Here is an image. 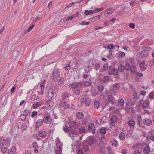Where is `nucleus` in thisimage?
<instances>
[{
  "instance_id": "1",
  "label": "nucleus",
  "mask_w": 154,
  "mask_h": 154,
  "mask_svg": "<svg viewBox=\"0 0 154 154\" xmlns=\"http://www.w3.org/2000/svg\"><path fill=\"white\" fill-rule=\"evenodd\" d=\"M143 50L138 52L137 54V57L139 58H142L147 57L149 54V52L152 49L148 45L144 46L142 48Z\"/></svg>"
},
{
  "instance_id": "2",
  "label": "nucleus",
  "mask_w": 154,
  "mask_h": 154,
  "mask_svg": "<svg viewBox=\"0 0 154 154\" xmlns=\"http://www.w3.org/2000/svg\"><path fill=\"white\" fill-rule=\"evenodd\" d=\"M60 73L59 72V70L58 69H56L54 71L52 77V79L54 81H57L58 79L60 77Z\"/></svg>"
},
{
  "instance_id": "3",
  "label": "nucleus",
  "mask_w": 154,
  "mask_h": 154,
  "mask_svg": "<svg viewBox=\"0 0 154 154\" xmlns=\"http://www.w3.org/2000/svg\"><path fill=\"white\" fill-rule=\"evenodd\" d=\"M59 104L60 106L63 107L65 109H68L69 107V105L63 100L60 101Z\"/></svg>"
},
{
  "instance_id": "4",
  "label": "nucleus",
  "mask_w": 154,
  "mask_h": 154,
  "mask_svg": "<svg viewBox=\"0 0 154 154\" xmlns=\"http://www.w3.org/2000/svg\"><path fill=\"white\" fill-rule=\"evenodd\" d=\"M69 133L70 134L71 133L73 134H76L77 131L76 130V128L73 127L72 126H70L69 127Z\"/></svg>"
},
{
  "instance_id": "5",
  "label": "nucleus",
  "mask_w": 154,
  "mask_h": 154,
  "mask_svg": "<svg viewBox=\"0 0 154 154\" xmlns=\"http://www.w3.org/2000/svg\"><path fill=\"white\" fill-rule=\"evenodd\" d=\"M114 9L113 8H111L107 10L105 12V15L106 17H108L113 12Z\"/></svg>"
},
{
  "instance_id": "6",
  "label": "nucleus",
  "mask_w": 154,
  "mask_h": 154,
  "mask_svg": "<svg viewBox=\"0 0 154 154\" xmlns=\"http://www.w3.org/2000/svg\"><path fill=\"white\" fill-rule=\"evenodd\" d=\"M145 62L144 61H142L139 64V67L142 71H145L147 68V67L145 66Z\"/></svg>"
},
{
  "instance_id": "7",
  "label": "nucleus",
  "mask_w": 154,
  "mask_h": 154,
  "mask_svg": "<svg viewBox=\"0 0 154 154\" xmlns=\"http://www.w3.org/2000/svg\"><path fill=\"white\" fill-rule=\"evenodd\" d=\"M143 122L145 125H150L152 123L151 120L147 118L144 119L143 120Z\"/></svg>"
},
{
  "instance_id": "8",
  "label": "nucleus",
  "mask_w": 154,
  "mask_h": 154,
  "mask_svg": "<svg viewBox=\"0 0 154 154\" xmlns=\"http://www.w3.org/2000/svg\"><path fill=\"white\" fill-rule=\"evenodd\" d=\"M39 136L43 138H45L47 135V134L45 131H40L38 133Z\"/></svg>"
},
{
  "instance_id": "9",
  "label": "nucleus",
  "mask_w": 154,
  "mask_h": 154,
  "mask_svg": "<svg viewBox=\"0 0 154 154\" xmlns=\"http://www.w3.org/2000/svg\"><path fill=\"white\" fill-rule=\"evenodd\" d=\"M16 150L15 146H14L11 148L9 149L8 151V154H14Z\"/></svg>"
},
{
  "instance_id": "10",
  "label": "nucleus",
  "mask_w": 154,
  "mask_h": 154,
  "mask_svg": "<svg viewBox=\"0 0 154 154\" xmlns=\"http://www.w3.org/2000/svg\"><path fill=\"white\" fill-rule=\"evenodd\" d=\"M111 142L112 143V146L116 147L118 145V142L116 140L115 138H112L111 140Z\"/></svg>"
},
{
  "instance_id": "11",
  "label": "nucleus",
  "mask_w": 154,
  "mask_h": 154,
  "mask_svg": "<svg viewBox=\"0 0 154 154\" xmlns=\"http://www.w3.org/2000/svg\"><path fill=\"white\" fill-rule=\"evenodd\" d=\"M51 120L50 117L48 116L44 117L43 119V122L46 123H48L50 122Z\"/></svg>"
},
{
  "instance_id": "12",
  "label": "nucleus",
  "mask_w": 154,
  "mask_h": 154,
  "mask_svg": "<svg viewBox=\"0 0 154 154\" xmlns=\"http://www.w3.org/2000/svg\"><path fill=\"white\" fill-rule=\"evenodd\" d=\"M40 87H41L40 91H38V94L41 95H42L44 93L43 90L44 88V86L43 85H40Z\"/></svg>"
},
{
  "instance_id": "13",
  "label": "nucleus",
  "mask_w": 154,
  "mask_h": 154,
  "mask_svg": "<svg viewBox=\"0 0 154 154\" xmlns=\"http://www.w3.org/2000/svg\"><path fill=\"white\" fill-rule=\"evenodd\" d=\"M77 119H83L84 117V115L81 112H79L76 115Z\"/></svg>"
},
{
  "instance_id": "14",
  "label": "nucleus",
  "mask_w": 154,
  "mask_h": 154,
  "mask_svg": "<svg viewBox=\"0 0 154 154\" xmlns=\"http://www.w3.org/2000/svg\"><path fill=\"white\" fill-rule=\"evenodd\" d=\"M53 96V92L52 90L50 88L48 91V97L51 99Z\"/></svg>"
},
{
  "instance_id": "15",
  "label": "nucleus",
  "mask_w": 154,
  "mask_h": 154,
  "mask_svg": "<svg viewBox=\"0 0 154 154\" xmlns=\"http://www.w3.org/2000/svg\"><path fill=\"white\" fill-rule=\"evenodd\" d=\"M94 13V11L93 10H86L84 12V14L86 16L91 15Z\"/></svg>"
},
{
  "instance_id": "16",
  "label": "nucleus",
  "mask_w": 154,
  "mask_h": 154,
  "mask_svg": "<svg viewBox=\"0 0 154 154\" xmlns=\"http://www.w3.org/2000/svg\"><path fill=\"white\" fill-rule=\"evenodd\" d=\"M64 83V78L63 77H60L58 81V84L60 86L63 85Z\"/></svg>"
},
{
  "instance_id": "17",
  "label": "nucleus",
  "mask_w": 154,
  "mask_h": 154,
  "mask_svg": "<svg viewBox=\"0 0 154 154\" xmlns=\"http://www.w3.org/2000/svg\"><path fill=\"white\" fill-rule=\"evenodd\" d=\"M128 124L131 127H133L135 125V122L134 120L130 119L128 122Z\"/></svg>"
},
{
  "instance_id": "18",
  "label": "nucleus",
  "mask_w": 154,
  "mask_h": 154,
  "mask_svg": "<svg viewBox=\"0 0 154 154\" xmlns=\"http://www.w3.org/2000/svg\"><path fill=\"white\" fill-rule=\"evenodd\" d=\"M94 140L93 139H90L88 140H87V141H85V142L87 143L88 145H89L90 146H91L93 144Z\"/></svg>"
},
{
  "instance_id": "19",
  "label": "nucleus",
  "mask_w": 154,
  "mask_h": 154,
  "mask_svg": "<svg viewBox=\"0 0 154 154\" xmlns=\"http://www.w3.org/2000/svg\"><path fill=\"white\" fill-rule=\"evenodd\" d=\"M125 69V67L124 65L120 64L118 67V70L120 72H122Z\"/></svg>"
},
{
  "instance_id": "20",
  "label": "nucleus",
  "mask_w": 154,
  "mask_h": 154,
  "mask_svg": "<svg viewBox=\"0 0 154 154\" xmlns=\"http://www.w3.org/2000/svg\"><path fill=\"white\" fill-rule=\"evenodd\" d=\"M43 120L41 119L38 120L36 122V123L37 124L36 125V127L38 128L39 126H41L43 124Z\"/></svg>"
},
{
  "instance_id": "21",
  "label": "nucleus",
  "mask_w": 154,
  "mask_h": 154,
  "mask_svg": "<svg viewBox=\"0 0 154 154\" xmlns=\"http://www.w3.org/2000/svg\"><path fill=\"white\" fill-rule=\"evenodd\" d=\"M150 151V148L148 146H146L143 149V151L145 154H148L149 152Z\"/></svg>"
},
{
  "instance_id": "22",
  "label": "nucleus",
  "mask_w": 154,
  "mask_h": 154,
  "mask_svg": "<svg viewBox=\"0 0 154 154\" xmlns=\"http://www.w3.org/2000/svg\"><path fill=\"white\" fill-rule=\"evenodd\" d=\"M85 145L84 146V149L85 150V151H88L89 150V146L87 143L85 142V141L84 142Z\"/></svg>"
},
{
  "instance_id": "23",
  "label": "nucleus",
  "mask_w": 154,
  "mask_h": 154,
  "mask_svg": "<svg viewBox=\"0 0 154 154\" xmlns=\"http://www.w3.org/2000/svg\"><path fill=\"white\" fill-rule=\"evenodd\" d=\"M95 125L94 123H92L90 124L88 126V129L89 130H94Z\"/></svg>"
},
{
  "instance_id": "24",
  "label": "nucleus",
  "mask_w": 154,
  "mask_h": 154,
  "mask_svg": "<svg viewBox=\"0 0 154 154\" xmlns=\"http://www.w3.org/2000/svg\"><path fill=\"white\" fill-rule=\"evenodd\" d=\"M109 80V78L108 76H104L102 79L103 82L105 83H107Z\"/></svg>"
},
{
  "instance_id": "25",
  "label": "nucleus",
  "mask_w": 154,
  "mask_h": 154,
  "mask_svg": "<svg viewBox=\"0 0 154 154\" xmlns=\"http://www.w3.org/2000/svg\"><path fill=\"white\" fill-rule=\"evenodd\" d=\"M100 17V15L95 16L92 18L91 20L92 22H94L96 20H99Z\"/></svg>"
},
{
  "instance_id": "26",
  "label": "nucleus",
  "mask_w": 154,
  "mask_h": 154,
  "mask_svg": "<svg viewBox=\"0 0 154 154\" xmlns=\"http://www.w3.org/2000/svg\"><path fill=\"white\" fill-rule=\"evenodd\" d=\"M94 106L96 109H97L100 106V103L97 100H95L94 102Z\"/></svg>"
},
{
  "instance_id": "27",
  "label": "nucleus",
  "mask_w": 154,
  "mask_h": 154,
  "mask_svg": "<svg viewBox=\"0 0 154 154\" xmlns=\"http://www.w3.org/2000/svg\"><path fill=\"white\" fill-rule=\"evenodd\" d=\"M130 70L131 72L135 73L136 70V66L134 65L131 66L130 67Z\"/></svg>"
},
{
  "instance_id": "28",
  "label": "nucleus",
  "mask_w": 154,
  "mask_h": 154,
  "mask_svg": "<svg viewBox=\"0 0 154 154\" xmlns=\"http://www.w3.org/2000/svg\"><path fill=\"white\" fill-rule=\"evenodd\" d=\"M149 102H145L142 105V107L143 108H147L149 106Z\"/></svg>"
},
{
  "instance_id": "29",
  "label": "nucleus",
  "mask_w": 154,
  "mask_h": 154,
  "mask_svg": "<svg viewBox=\"0 0 154 154\" xmlns=\"http://www.w3.org/2000/svg\"><path fill=\"white\" fill-rule=\"evenodd\" d=\"M119 138L121 140H123L125 138V134L123 132H121L119 135Z\"/></svg>"
},
{
  "instance_id": "30",
  "label": "nucleus",
  "mask_w": 154,
  "mask_h": 154,
  "mask_svg": "<svg viewBox=\"0 0 154 154\" xmlns=\"http://www.w3.org/2000/svg\"><path fill=\"white\" fill-rule=\"evenodd\" d=\"M5 143V140L2 137H0V146H2Z\"/></svg>"
},
{
  "instance_id": "31",
  "label": "nucleus",
  "mask_w": 154,
  "mask_h": 154,
  "mask_svg": "<svg viewBox=\"0 0 154 154\" xmlns=\"http://www.w3.org/2000/svg\"><path fill=\"white\" fill-rule=\"evenodd\" d=\"M108 100L109 102H111V103L112 104L115 103V102H114L113 101V97L111 95H108Z\"/></svg>"
},
{
  "instance_id": "32",
  "label": "nucleus",
  "mask_w": 154,
  "mask_h": 154,
  "mask_svg": "<svg viewBox=\"0 0 154 154\" xmlns=\"http://www.w3.org/2000/svg\"><path fill=\"white\" fill-rule=\"evenodd\" d=\"M118 104L119 106H122L124 103V101L123 99H120L118 101Z\"/></svg>"
},
{
  "instance_id": "33",
  "label": "nucleus",
  "mask_w": 154,
  "mask_h": 154,
  "mask_svg": "<svg viewBox=\"0 0 154 154\" xmlns=\"http://www.w3.org/2000/svg\"><path fill=\"white\" fill-rule=\"evenodd\" d=\"M85 103L87 106H89L90 104V102L89 99L86 98L85 100Z\"/></svg>"
},
{
  "instance_id": "34",
  "label": "nucleus",
  "mask_w": 154,
  "mask_h": 154,
  "mask_svg": "<svg viewBox=\"0 0 154 154\" xmlns=\"http://www.w3.org/2000/svg\"><path fill=\"white\" fill-rule=\"evenodd\" d=\"M111 122H115L117 120V116H112L111 118Z\"/></svg>"
},
{
  "instance_id": "35",
  "label": "nucleus",
  "mask_w": 154,
  "mask_h": 154,
  "mask_svg": "<svg viewBox=\"0 0 154 154\" xmlns=\"http://www.w3.org/2000/svg\"><path fill=\"white\" fill-rule=\"evenodd\" d=\"M106 128H105L103 127L100 129V132L102 134H104L106 133Z\"/></svg>"
},
{
  "instance_id": "36",
  "label": "nucleus",
  "mask_w": 154,
  "mask_h": 154,
  "mask_svg": "<svg viewBox=\"0 0 154 154\" xmlns=\"http://www.w3.org/2000/svg\"><path fill=\"white\" fill-rule=\"evenodd\" d=\"M71 124L70 126H72L73 127L76 128L78 126L77 123L75 121L71 122Z\"/></svg>"
},
{
  "instance_id": "37",
  "label": "nucleus",
  "mask_w": 154,
  "mask_h": 154,
  "mask_svg": "<svg viewBox=\"0 0 154 154\" xmlns=\"http://www.w3.org/2000/svg\"><path fill=\"white\" fill-rule=\"evenodd\" d=\"M108 68V64L105 63L103 66V68L101 70L102 72L105 71Z\"/></svg>"
},
{
  "instance_id": "38",
  "label": "nucleus",
  "mask_w": 154,
  "mask_h": 154,
  "mask_svg": "<svg viewBox=\"0 0 154 154\" xmlns=\"http://www.w3.org/2000/svg\"><path fill=\"white\" fill-rule=\"evenodd\" d=\"M151 135L150 138V140L154 141V129L151 131Z\"/></svg>"
},
{
  "instance_id": "39",
  "label": "nucleus",
  "mask_w": 154,
  "mask_h": 154,
  "mask_svg": "<svg viewBox=\"0 0 154 154\" xmlns=\"http://www.w3.org/2000/svg\"><path fill=\"white\" fill-rule=\"evenodd\" d=\"M40 106V103L38 102L35 103L33 104V106L35 108H36L38 107H39Z\"/></svg>"
},
{
  "instance_id": "40",
  "label": "nucleus",
  "mask_w": 154,
  "mask_h": 154,
  "mask_svg": "<svg viewBox=\"0 0 154 154\" xmlns=\"http://www.w3.org/2000/svg\"><path fill=\"white\" fill-rule=\"evenodd\" d=\"M62 143L61 142H59L57 143L56 144L57 147L59 149H62L61 146H62Z\"/></svg>"
},
{
  "instance_id": "41",
  "label": "nucleus",
  "mask_w": 154,
  "mask_h": 154,
  "mask_svg": "<svg viewBox=\"0 0 154 154\" xmlns=\"http://www.w3.org/2000/svg\"><path fill=\"white\" fill-rule=\"evenodd\" d=\"M71 86L73 88H78L77 85V83L74 82L71 84Z\"/></svg>"
},
{
  "instance_id": "42",
  "label": "nucleus",
  "mask_w": 154,
  "mask_h": 154,
  "mask_svg": "<svg viewBox=\"0 0 154 154\" xmlns=\"http://www.w3.org/2000/svg\"><path fill=\"white\" fill-rule=\"evenodd\" d=\"M112 74L114 75H116L118 74V70L116 68H115L113 70L112 72Z\"/></svg>"
},
{
  "instance_id": "43",
  "label": "nucleus",
  "mask_w": 154,
  "mask_h": 154,
  "mask_svg": "<svg viewBox=\"0 0 154 154\" xmlns=\"http://www.w3.org/2000/svg\"><path fill=\"white\" fill-rule=\"evenodd\" d=\"M91 85V81H86L84 83V85L85 87H88Z\"/></svg>"
},
{
  "instance_id": "44",
  "label": "nucleus",
  "mask_w": 154,
  "mask_h": 154,
  "mask_svg": "<svg viewBox=\"0 0 154 154\" xmlns=\"http://www.w3.org/2000/svg\"><path fill=\"white\" fill-rule=\"evenodd\" d=\"M113 87L115 89L118 90L120 88V85L119 83H116L114 84Z\"/></svg>"
},
{
  "instance_id": "45",
  "label": "nucleus",
  "mask_w": 154,
  "mask_h": 154,
  "mask_svg": "<svg viewBox=\"0 0 154 154\" xmlns=\"http://www.w3.org/2000/svg\"><path fill=\"white\" fill-rule=\"evenodd\" d=\"M79 131L80 133H83L85 132L86 130L85 128L82 127L80 128L79 129Z\"/></svg>"
},
{
  "instance_id": "46",
  "label": "nucleus",
  "mask_w": 154,
  "mask_h": 154,
  "mask_svg": "<svg viewBox=\"0 0 154 154\" xmlns=\"http://www.w3.org/2000/svg\"><path fill=\"white\" fill-rule=\"evenodd\" d=\"M125 67V69H126L127 70H129L130 69V64L129 63H126Z\"/></svg>"
},
{
  "instance_id": "47",
  "label": "nucleus",
  "mask_w": 154,
  "mask_h": 154,
  "mask_svg": "<svg viewBox=\"0 0 154 154\" xmlns=\"http://www.w3.org/2000/svg\"><path fill=\"white\" fill-rule=\"evenodd\" d=\"M137 124L139 125L140 124L141 121L142 120L141 117L140 116L137 117Z\"/></svg>"
},
{
  "instance_id": "48",
  "label": "nucleus",
  "mask_w": 154,
  "mask_h": 154,
  "mask_svg": "<svg viewBox=\"0 0 154 154\" xmlns=\"http://www.w3.org/2000/svg\"><path fill=\"white\" fill-rule=\"evenodd\" d=\"M63 129L64 132L67 133L68 131L69 132V127L67 128V127L66 125H65V126H63Z\"/></svg>"
},
{
  "instance_id": "49",
  "label": "nucleus",
  "mask_w": 154,
  "mask_h": 154,
  "mask_svg": "<svg viewBox=\"0 0 154 154\" xmlns=\"http://www.w3.org/2000/svg\"><path fill=\"white\" fill-rule=\"evenodd\" d=\"M74 17V15H72L71 16H69L66 18L64 20H65V21H67L71 20Z\"/></svg>"
},
{
  "instance_id": "50",
  "label": "nucleus",
  "mask_w": 154,
  "mask_h": 154,
  "mask_svg": "<svg viewBox=\"0 0 154 154\" xmlns=\"http://www.w3.org/2000/svg\"><path fill=\"white\" fill-rule=\"evenodd\" d=\"M114 47L113 44H111L107 46V48L109 49L112 50Z\"/></svg>"
},
{
  "instance_id": "51",
  "label": "nucleus",
  "mask_w": 154,
  "mask_h": 154,
  "mask_svg": "<svg viewBox=\"0 0 154 154\" xmlns=\"http://www.w3.org/2000/svg\"><path fill=\"white\" fill-rule=\"evenodd\" d=\"M108 152L109 154H113L112 150L111 148L110 147H108L107 148Z\"/></svg>"
},
{
  "instance_id": "52",
  "label": "nucleus",
  "mask_w": 154,
  "mask_h": 154,
  "mask_svg": "<svg viewBox=\"0 0 154 154\" xmlns=\"http://www.w3.org/2000/svg\"><path fill=\"white\" fill-rule=\"evenodd\" d=\"M134 74L136 75L139 77H141L143 76V74L142 73H139L137 72H136Z\"/></svg>"
},
{
  "instance_id": "53",
  "label": "nucleus",
  "mask_w": 154,
  "mask_h": 154,
  "mask_svg": "<svg viewBox=\"0 0 154 154\" xmlns=\"http://www.w3.org/2000/svg\"><path fill=\"white\" fill-rule=\"evenodd\" d=\"M7 150V148L6 147H2L1 148L2 152L4 154L6 152Z\"/></svg>"
},
{
  "instance_id": "54",
  "label": "nucleus",
  "mask_w": 154,
  "mask_h": 154,
  "mask_svg": "<svg viewBox=\"0 0 154 154\" xmlns=\"http://www.w3.org/2000/svg\"><path fill=\"white\" fill-rule=\"evenodd\" d=\"M110 92L111 94H113L114 95L116 94V91L113 89H110Z\"/></svg>"
},
{
  "instance_id": "55",
  "label": "nucleus",
  "mask_w": 154,
  "mask_h": 154,
  "mask_svg": "<svg viewBox=\"0 0 154 154\" xmlns=\"http://www.w3.org/2000/svg\"><path fill=\"white\" fill-rule=\"evenodd\" d=\"M98 88L99 91H102L103 90L104 87L103 85H100L98 86Z\"/></svg>"
},
{
  "instance_id": "56",
  "label": "nucleus",
  "mask_w": 154,
  "mask_h": 154,
  "mask_svg": "<svg viewBox=\"0 0 154 154\" xmlns=\"http://www.w3.org/2000/svg\"><path fill=\"white\" fill-rule=\"evenodd\" d=\"M74 92L75 94L79 95L80 94V91L79 89L75 90L74 91Z\"/></svg>"
},
{
  "instance_id": "57",
  "label": "nucleus",
  "mask_w": 154,
  "mask_h": 154,
  "mask_svg": "<svg viewBox=\"0 0 154 154\" xmlns=\"http://www.w3.org/2000/svg\"><path fill=\"white\" fill-rule=\"evenodd\" d=\"M125 55V54L124 52H122L120 53L119 55V58H122V57L124 56Z\"/></svg>"
},
{
  "instance_id": "58",
  "label": "nucleus",
  "mask_w": 154,
  "mask_h": 154,
  "mask_svg": "<svg viewBox=\"0 0 154 154\" xmlns=\"http://www.w3.org/2000/svg\"><path fill=\"white\" fill-rule=\"evenodd\" d=\"M84 83L83 82H81L79 83H77L78 87L80 88L83 85Z\"/></svg>"
},
{
  "instance_id": "59",
  "label": "nucleus",
  "mask_w": 154,
  "mask_h": 154,
  "mask_svg": "<svg viewBox=\"0 0 154 154\" xmlns=\"http://www.w3.org/2000/svg\"><path fill=\"white\" fill-rule=\"evenodd\" d=\"M95 68L96 70H98L100 69V64L98 63H97L95 65Z\"/></svg>"
},
{
  "instance_id": "60",
  "label": "nucleus",
  "mask_w": 154,
  "mask_h": 154,
  "mask_svg": "<svg viewBox=\"0 0 154 154\" xmlns=\"http://www.w3.org/2000/svg\"><path fill=\"white\" fill-rule=\"evenodd\" d=\"M26 115H22L20 116V119L23 121L25 120Z\"/></svg>"
},
{
  "instance_id": "61",
  "label": "nucleus",
  "mask_w": 154,
  "mask_h": 154,
  "mask_svg": "<svg viewBox=\"0 0 154 154\" xmlns=\"http://www.w3.org/2000/svg\"><path fill=\"white\" fill-rule=\"evenodd\" d=\"M40 20V18L38 17L37 16L33 20V22H36L37 21H39Z\"/></svg>"
},
{
  "instance_id": "62",
  "label": "nucleus",
  "mask_w": 154,
  "mask_h": 154,
  "mask_svg": "<svg viewBox=\"0 0 154 154\" xmlns=\"http://www.w3.org/2000/svg\"><path fill=\"white\" fill-rule=\"evenodd\" d=\"M89 23H90V22H86L85 21H83V22H82L80 23V24L81 25H88Z\"/></svg>"
},
{
  "instance_id": "63",
  "label": "nucleus",
  "mask_w": 154,
  "mask_h": 154,
  "mask_svg": "<svg viewBox=\"0 0 154 154\" xmlns=\"http://www.w3.org/2000/svg\"><path fill=\"white\" fill-rule=\"evenodd\" d=\"M129 26L130 28L132 29H134L135 27V24L133 23H130L129 25Z\"/></svg>"
},
{
  "instance_id": "64",
  "label": "nucleus",
  "mask_w": 154,
  "mask_h": 154,
  "mask_svg": "<svg viewBox=\"0 0 154 154\" xmlns=\"http://www.w3.org/2000/svg\"><path fill=\"white\" fill-rule=\"evenodd\" d=\"M121 152L123 154H127V151L125 149H122Z\"/></svg>"
}]
</instances>
